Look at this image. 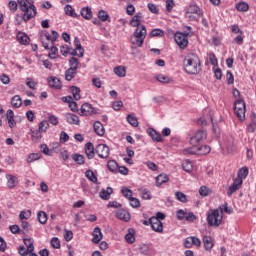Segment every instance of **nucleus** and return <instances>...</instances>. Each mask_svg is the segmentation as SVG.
<instances>
[{"label":"nucleus","mask_w":256,"mask_h":256,"mask_svg":"<svg viewBox=\"0 0 256 256\" xmlns=\"http://www.w3.org/2000/svg\"><path fill=\"white\" fill-rule=\"evenodd\" d=\"M57 39H59V33H57V31L55 30H52V35H49L48 32H44L40 36V41L44 49L46 50L50 49V53H49L50 59H55V56L53 55H57V53H59V49L54 45Z\"/></svg>","instance_id":"obj_1"},{"label":"nucleus","mask_w":256,"mask_h":256,"mask_svg":"<svg viewBox=\"0 0 256 256\" xmlns=\"http://www.w3.org/2000/svg\"><path fill=\"white\" fill-rule=\"evenodd\" d=\"M184 70L188 75H197L201 72V60L197 54L190 53L183 60Z\"/></svg>","instance_id":"obj_2"},{"label":"nucleus","mask_w":256,"mask_h":256,"mask_svg":"<svg viewBox=\"0 0 256 256\" xmlns=\"http://www.w3.org/2000/svg\"><path fill=\"white\" fill-rule=\"evenodd\" d=\"M18 3L21 7V11H23V21L27 23V21H31L35 15H37V8L35 6H29L25 0H18Z\"/></svg>","instance_id":"obj_3"},{"label":"nucleus","mask_w":256,"mask_h":256,"mask_svg":"<svg viewBox=\"0 0 256 256\" xmlns=\"http://www.w3.org/2000/svg\"><path fill=\"white\" fill-rule=\"evenodd\" d=\"M185 17L189 21H199L203 17V10L197 4H190L186 8Z\"/></svg>","instance_id":"obj_4"},{"label":"nucleus","mask_w":256,"mask_h":256,"mask_svg":"<svg viewBox=\"0 0 256 256\" xmlns=\"http://www.w3.org/2000/svg\"><path fill=\"white\" fill-rule=\"evenodd\" d=\"M223 222V214L219 209L211 210L207 215V223L210 227H219Z\"/></svg>","instance_id":"obj_5"},{"label":"nucleus","mask_w":256,"mask_h":256,"mask_svg":"<svg viewBox=\"0 0 256 256\" xmlns=\"http://www.w3.org/2000/svg\"><path fill=\"white\" fill-rule=\"evenodd\" d=\"M247 108L245 106V101L243 99L238 98L234 102V113L241 121H245V113Z\"/></svg>","instance_id":"obj_6"},{"label":"nucleus","mask_w":256,"mask_h":256,"mask_svg":"<svg viewBox=\"0 0 256 256\" xmlns=\"http://www.w3.org/2000/svg\"><path fill=\"white\" fill-rule=\"evenodd\" d=\"M189 32H176L174 35V41L181 49H187L189 45Z\"/></svg>","instance_id":"obj_7"},{"label":"nucleus","mask_w":256,"mask_h":256,"mask_svg":"<svg viewBox=\"0 0 256 256\" xmlns=\"http://www.w3.org/2000/svg\"><path fill=\"white\" fill-rule=\"evenodd\" d=\"M74 45L76 48H69L68 54L72 55L73 57H75V55L77 57H83L85 50L83 49V46H81V41L78 37L74 38Z\"/></svg>","instance_id":"obj_8"},{"label":"nucleus","mask_w":256,"mask_h":256,"mask_svg":"<svg viewBox=\"0 0 256 256\" xmlns=\"http://www.w3.org/2000/svg\"><path fill=\"white\" fill-rule=\"evenodd\" d=\"M99 113V109L93 107L90 103H84L81 106L80 115H86L89 117V115H97Z\"/></svg>","instance_id":"obj_9"},{"label":"nucleus","mask_w":256,"mask_h":256,"mask_svg":"<svg viewBox=\"0 0 256 256\" xmlns=\"http://www.w3.org/2000/svg\"><path fill=\"white\" fill-rule=\"evenodd\" d=\"M207 139V131L205 130H198L194 136L190 138V143L192 145H197V143H201Z\"/></svg>","instance_id":"obj_10"},{"label":"nucleus","mask_w":256,"mask_h":256,"mask_svg":"<svg viewBox=\"0 0 256 256\" xmlns=\"http://www.w3.org/2000/svg\"><path fill=\"white\" fill-rule=\"evenodd\" d=\"M95 152L100 159H107L109 157L110 149L106 144H98L96 146Z\"/></svg>","instance_id":"obj_11"},{"label":"nucleus","mask_w":256,"mask_h":256,"mask_svg":"<svg viewBox=\"0 0 256 256\" xmlns=\"http://www.w3.org/2000/svg\"><path fill=\"white\" fill-rule=\"evenodd\" d=\"M116 219H119L120 221H124V223H128V221H131V214L129 211L125 209H119L115 212Z\"/></svg>","instance_id":"obj_12"},{"label":"nucleus","mask_w":256,"mask_h":256,"mask_svg":"<svg viewBox=\"0 0 256 256\" xmlns=\"http://www.w3.org/2000/svg\"><path fill=\"white\" fill-rule=\"evenodd\" d=\"M241 185H243V180L235 178L232 185L229 186V188L227 190L228 197H231V195H233V193H237V191H239Z\"/></svg>","instance_id":"obj_13"},{"label":"nucleus","mask_w":256,"mask_h":256,"mask_svg":"<svg viewBox=\"0 0 256 256\" xmlns=\"http://www.w3.org/2000/svg\"><path fill=\"white\" fill-rule=\"evenodd\" d=\"M6 180L8 189H15L19 185V179L13 174H6Z\"/></svg>","instance_id":"obj_14"},{"label":"nucleus","mask_w":256,"mask_h":256,"mask_svg":"<svg viewBox=\"0 0 256 256\" xmlns=\"http://www.w3.org/2000/svg\"><path fill=\"white\" fill-rule=\"evenodd\" d=\"M150 225L156 233H163V222L157 218H150Z\"/></svg>","instance_id":"obj_15"},{"label":"nucleus","mask_w":256,"mask_h":256,"mask_svg":"<svg viewBox=\"0 0 256 256\" xmlns=\"http://www.w3.org/2000/svg\"><path fill=\"white\" fill-rule=\"evenodd\" d=\"M148 135L151 137L153 141H156V143H162L163 137L161 136V133L157 132L153 128H149L147 130Z\"/></svg>","instance_id":"obj_16"},{"label":"nucleus","mask_w":256,"mask_h":256,"mask_svg":"<svg viewBox=\"0 0 256 256\" xmlns=\"http://www.w3.org/2000/svg\"><path fill=\"white\" fill-rule=\"evenodd\" d=\"M133 35L145 41V38L147 37V28L145 26H136Z\"/></svg>","instance_id":"obj_17"},{"label":"nucleus","mask_w":256,"mask_h":256,"mask_svg":"<svg viewBox=\"0 0 256 256\" xmlns=\"http://www.w3.org/2000/svg\"><path fill=\"white\" fill-rule=\"evenodd\" d=\"M103 239V233L101 232V228L99 226L95 227L92 233V243H99Z\"/></svg>","instance_id":"obj_18"},{"label":"nucleus","mask_w":256,"mask_h":256,"mask_svg":"<svg viewBox=\"0 0 256 256\" xmlns=\"http://www.w3.org/2000/svg\"><path fill=\"white\" fill-rule=\"evenodd\" d=\"M48 85L52 89H61L63 87V85L61 84V80L54 76L48 78Z\"/></svg>","instance_id":"obj_19"},{"label":"nucleus","mask_w":256,"mask_h":256,"mask_svg":"<svg viewBox=\"0 0 256 256\" xmlns=\"http://www.w3.org/2000/svg\"><path fill=\"white\" fill-rule=\"evenodd\" d=\"M85 153L87 159H93V157H95V147L93 146V143L88 142L85 144Z\"/></svg>","instance_id":"obj_20"},{"label":"nucleus","mask_w":256,"mask_h":256,"mask_svg":"<svg viewBox=\"0 0 256 256\" xmlns=\"http://www.w3.org/2000/svg\"><path fill=\"white\" fill-rule=\"evenodd\" d=\"M143 19V13L138 12L130 21L132 27H142L141 20Z\"/></svg>","instance_id":"obj_21"},{"label":"nucleus","mask_w":256,"mask_h":256,"mask_svg":"<svg viewBox=\"0 0 256 256\" xmlns=\"http://www.w3.org/2000/svg\"><path fill=\"white\" fill-rule=\"evenodd\" d=\"M113 194V188L111 187H107V189H103L100 193H99V197L100 199H103L104 201H109V199H111V195Z\"/></svg>","instance_id":"obj_22"},{"label":"nucleus","mask_w":256,"mask_h":256,"mask_svg":"<svg viewBox=\"0 0 256 256\" xmlns=\"http://www.w3.org/2000/svg\"><path fill=\"white\" fill-rule=\"evenodd\" d=\"M65 118L67 123H69L70 125H79L80 123L79 116L75 114L67 113L65 115Z\"/></svg>","instance_id":"obj_23"},{"label":"nucleus","mask_w":256,"mask_h":256,"mask_svg":"<svg viewBox=\"0 0 256 256\" xmlns=\"http://www.w3.org/2000/svg\"><path fill=\"white\" fill-rule=\"evenodd\" d=\"M94 131L96 135H99V137H103V135H105V127L100 121H96L94 123Z\"/></svg>","instance_id":"obj_24"},{"label":"nucleus","mask_w":256,"mask_h":256,"mask_svg":"<svg viewBox=\"0 0 256 256\" xmlns=\"http://www.w3.org/2000/svg\"><path fill=\"white\" fill-rule=\"evenodd\" d=\"M211 147L209 145L196 146V155H209Z\"/></svg>","instance_id":"obj_25"},{"label":"nucleus","mask_w":256,"mask_h":256,"mask_svg":"<svg viewBox=\"0 0 256 256\" xmlns=\"http://www.w3.org/2000/svg\"><path fill=\"white\" fill-rule=\"evenodd\" d=\"M80 13L83 19H86L87 21L93 19V11H91V8L89 7L82 8Z\"/></svg>","instance_id":"obj_26"},{"label":"nucleus","mask_w":256,"mask_h":256,"mask_svg":"<svg viewBox=\"0 0 256 256\" xmlns=\"http://www.w3.org/2000/svg\"><path fill=\"white\" fill-rule=\"evenodd\" d=\"M24 245L30 251V256H37V254L33 253L35 251V246H33V241L29 238H25L24 240Z\"/></svg>","instance_id":"obj_27"},{"label":"nucleus","mask_w":256,"mask_h":256,"mask_svg":"<svg viewBox=\"0 0 256 256\" xmlns=\"http://www.w3.org/2000/svg\"><path fill=\"white\" fill-rule=\"evenodd\" d=\"M210 119H211V122H212V128H213L215 136L220 137L221 136V129L214 122L215 116H213V111H210Z\"/></svg>","instance_id":"obj_28"},{"label":"nucleus","mask_w":256,"mask_h":256,"mask_svg":"<svg viewBox=\"0 0 256 256\" xmlns=\"http://www.w3.org/2000/svg\"><path fill=\"white\" fill-rule=\"evenodd\" d=\"M125 240L130 245L135 243V229H133V228L128 229V233L125 235Z\"/></svg>","instance_id":"obj_29"},{"label":"nucleus","mask_w":256,"mask_h":256,"mask_svg":"<svg viewBox=\"0 0 256 256\" xmlns=\"http://www.w3.org/2000/svg\"><path fill=\"white\" fill-rule=\"evenodd\" d=\"M203 244L206 251H211L213 249V238L211 236H204Z\"/></svg>","instance_id":"obj_30"},{"label":"nucleus","mask_w":256,"mask_h":256,"mask_svg":"<svg viewBox=\"0 0 256 256\" xmlns=\"http://www.w3.org/2000/svg\"><path fill=\"white\" fill-rule=\"evenodd\" d=\"M70 91H71V93L73 95V99H75V101H79V99H81V88L80 87L71 86Z\"/></svg>","instance_id":"obj_31"},{"label":"nucleus","mask_w":256,"mask_h":256,"mask_svg":"<svg viewBox=\"0 0 256 256\" xmlns=\"http://www.w3.org/2000/svg\"><path fill=\"white\" fill-rule=\"evenodd\" d=\"M169 181V176L167 174H160L156 177V186L161 187L163 183H167Z\"/></svg>","instance_id":"obj_32"},{"label":"nucleus","mask_w":256,"mask_h":256,"mask_svg":"<svg viewBox=\"0 0 256 256\" xmlns=\"http://www.w3.org/2000/svg\"><path fill=\"white\" fill-rule=\"evenodd\" d=\"M130 41L135 47H143V43H145V40L138 38V36H135L134 34L130 37Z\"/></svg>","instance_id":"obj_33"},{"label":"nucleus","mask_w":256,"mask_h":256,"mask_svg":"<svg viewBox=\"0 0 256 256\" xmlns=\"http://www.w3.org/2000/svg\"><path fill=\"white\" fill-rule=\"evenodd\" d=\"M247 175H249V168L243 167L238 170V176L236 179H240V181H243V179H247Z\"/></svg>","instance_id":"obj_34"},{"label":"nucleus","mask_w":256,"mask_h":256,"mask_svg":"<svg viewBox=\"0 0 256 256\" xmlns=\"http://www.w3.org/2000/svg\"><path fill=\"white\" fill-rule=\"evenodd\" d=\"M17 40L21 45H29V36L25 33H18Z\"/></svg>","instance_id":"obj_35"},{"label":"nucleus","mask_w":256,"mask_h":256,"mask_svg":"<svg viewBox=\"0 0 256 256\" xmlns=\"http://www.w3.org/2000/svg\"><path fill=\"white\" fill-rule=\"evenodd\" d=\"M22 103L23 102L21 100V96H19V95H15L11 99V105H12V107H15V109H19V107H21Z\"/></svg>","instance_id":"obj_36"},{"label":"nucleus","mask_w":256,"mask_h":256,"mask_svg":"<svg viewBox=\"0 0 256 256\" xmlns=\"http://www.w3.org/2000/svg\"><path fill=\"white\" fill-rule=\"evenodd\" d=\"M72 159H73V161H75V163H77V165H85V156L84 155L75 153L72 155Z\"/></svg>","instance_id":"obj_37"},{"label":"nucleus","mask_w":256,"mask_h":256,"mask_svg":"<svg viewBox=\"0 0 256 256\" xmlns=\"http://www.w3.org/2000/svg\"><path fill=\"white\" fill-rule=\"evenodd\" d=\"M76 75H77V70H73L69 68L68 70L65 71L66 81H72L73 79H75Z\"/></svg>","instance_id":"obj_38"},{"label":"nucleus","mask_w":256,"mask_h":256,"mask_svg":"<svg viewBox=\"0 0 256 256\" xmlns=\"http://www.w3.org/2000/svg\"><path fill=\"white\" fill-rule=\"evenodd\" d=\"M64 11H65L66 15H69V17H74V18L79 17V15H77L75 13V9H73V6H71L69 4H67L64 7Z\"/></svg>","instance_id":"obj_39"},{"label":"nucleus","mask_w":256,"mask_h":256,"mask_svg":"<svg viewBox=\"0 0 256 256\" xmlns=\"http://www.w3.org/2000/svg\"><path fill=\"white\" fill-rule=\"evenodd\" d=\"M114 73L118 77H125V75H127V70L123 66H117L114 68Z\"/></svg>","instance_id":"obj_40"},{"label":"nucleus","mask_w":256,"mask_h":256,"mask_svg":"<svg viewBox=\"0 0 256 256\" xmlns=\"http://www.w3.org/2000/svg\"><path fill=\"white\" fill-rule=\"evenodd\" d=\"M32 134V141H41V139H43V132L38 130H32L31 131Z\"/></svg>","instance_id":"obj_41"},{"label":"nucleus","mask_w":256,"mask_h":256,"mask_svg":"<svg viewBox=\"0 0 256 256\" xmlns=\"http://www.w3.org/2000/svg\"><path fill=\"white\" fill-rule=\"evenodd\" d=\"M85 177H87V179L92 183H97V176L93 170H86Z\"/></svg>","instance_id":"obj_42"},{"label":"nucleus","mask_w":256,"mask_h":256,"mask_svg":"<svg viewBox=\"0 0 256 256\" xmlns=\"http://www.w3.org/2000/svg\"><path fill=\"white\" fill-rule=\"evenodd\" d=\"M98 19H100V21H103V23H105V21H111L109 13H107V11L105 10H100L98 12Z\"/></svg>","instance_id":"obj_43"},{"label":"nucleus","mask_w":256,"mask_h":256,"mask_svg":"<svg viewBox=\"0 0 256 256\" xmlns=\"http://www.w3.org/2000/svg\"><path fill=\"white\" fill-rule=\"evenodd\" d=\"M39 159H41V154L32 153L27 156L26 161L27 163H34V161H39Z\"/></svg>","instance_id":"obj_44"},{"label":"nucleus","mask_w":256,"mask_h":256,"mask_svg":"<svg viewBox=\"0 0 256 256\" xmlns=\"http://www.w3.org/2000/svg\"><path fill=\"white\" fill-rule=\"evenodd\" d=\"M127 122L132 126V127H139V120H137V117L129 114L127 116Z\"/></svg>","instance_id":"obj_45"},{"label":"nucleus","mask_w":256,"mask_h":256,"mask_svg":"<svg viewBox=\"0 0 256 256\" xmlns=\"http://www.w3.org/2000/svg\"><path fill=\"white\" fill-rule=\"evenodd\" d=\"M175 197L177 199V201H180V203H187V195H185V193L181 192V191H177L175 192Z\"/></svg>","instance_id":"obj_46"},{"label":"nucleus","mask_w":256,"mask_h":256,"mask_svg":"<svg viewBox=\"0 0 256 256\" xmlns=\"http://www.w3.org/2000/svg\"><path fill=\"white\" fill-rule=\"evenodd\" d=\"M220 214L223 216V213H227L228 215H231L233 213V208L229 207L227 203L223 204L219 207Z\"/></svg>","instance_id":"obj_47"},{"label":"nucleus","mask_w":256,"mask_h":256,"mask_svg":"<svg viewBox=\"0 0 256 256\" xmlns=\"http://www.w3.org/2000/svg\"><path fill=\"white\" fill-rule=\"evenodd\" d=\"M107 167L109 169V171H111L112 173L117 171V169H119V164H117V161L115 160H110L107 163Z\"/></svg>","instance_id":"obj_48"},{"label":"nucleus","mask_w":256,"mask_h":256,"mask_svg":"<svg viewBox=\"0 0 256 256\" xmlns=\"http://www.w3.org/2000/svg\"><path fill=\"white\" fill-rule=\"evenodd\" d=\"M37 219L41 225H45V223H47V213L43 211L38 212Z\"/></svg>","instance_id":"obj_49"},{"label":"nucleus","mask_w":256,"mask_h":256,"mask_svg":"<svg viewBox=\"0 0 256 256\" xmlns=\"http://www.w3.org/2000/svg\"><path fill=\"white\" fill-rule=\"evenodd\" d=\"M70 69L77 71L79 69V60L75 57L70 58L69 60Z\"/></svg>","instance_id":"obj_50"},{"label":"nucleus","mask_w":256,"mask_h":256,"mask_svg":"<svg viewBox=\"0 0 256 256\" xmlns=\"http://www.w3.org/2000/svg\"><path fill=\"white\" fill-rule=\"evenodd\" d=\"M183 155H197V145H193L190 148H185L183 150Z\"/></svg>","instance_id":"obj_51"},{"label":"nucleus","mask_w":256,"mask_h":256,"mask_svg":"<svg viewBox=\"0 0 256 256\" xmlns=\"http://www.w3.org/2000/svg\"><path fill=\"white\" fill-rule=\"evenodd\" d=\"M150 37H165V32L159 28H156L150 32Z\"/></svg>","instance_id":"obj_52"},{"label":"nucleus","mask_w":256,"mask_h":256,"mask_svg":"<svg viewBox=\"0 0 256 256\" xmlns=\"http://www.w3.org/2000/svg\"><path fill=\"white\" fill-rule=\"evenodd\" d=\"M155 79H157V81H159L160 83H171V78H169V76H165L163 74H158L155 76Z\"/></svg>","instance_id":"obj_53"},{"label":"nucleus","mask_w":256,"mask_h":256,"mask_svg":"<svg viewBox=\"0 0 256 256\" xmlns=\"http://www.w3.org/2000/svg\"><path fill=\"white\" fill-rule=\"evenodd\" d=\"M38 129L42 132V133H47V129H49V122L47 120H43L39 123L38 125Z\"/></svg>","instance_id":"obj_54"},{"label":"nucleus","mask_w":256,"mask_h":256,"mask_svg":"<svg viewBox=\"0 0 256 256\" xmlns=\"http://www.w3.org/2000/svg\"><path fill=\"white\" fill-rule=\"evenodd\" d=\"M209 63L212 64L214 67H219V60H217V56L215 53L211 52L209 55Z\"/></svg>","instance_id":"obj_55"},{"label":"nucleus","mask_w":256,"mask_h":256,"mask_svg":"<svg viewBox=\"0 0 256 256\" xmlns=\"http://www.w3.org/2000/svg\"><path fill=\"white\" fill-rule=\"evenodd\" d=\"M236 9L237 11H249V4L247 2H240L238 4H236Z\"/></svg>","instance_id":"obj_56"},{"label":"nucleus","mask_w":256,"mask_h":256,"mask_svg":"<svg viewBox=\"0 0 256 256\" xmlns=\"http://www.w3.org/2000/svg\"><path fill=\"white\" fill-rule=\"evenodd\" d=\"M199 194L201 195V197H207L211 195V189H209V187L207 186H201L199 189Z\"/></svg>","instance_id":"obj_57"},{"label":"nucleus","mask_w":256,"mask_h":256,"mask_svg":"<svg viewBox=\"0 0 256 256\" xmlns=\"http://www.w3.org/2000/svg\"><path fill=\"white\" fill-rule=\"evenodd\" d=\"M25 83L29 89H37L38 83L33 78H26Z\"/></svg>","instance_id":"obj_58"},{"label":"nucleus","mask_w":256,"mask_h":256,"mask_svg":"<svg viewBox=\"0 0 256 256\" xmlns=\"http://www.w3.org/2000/svg\"><path fill=\"white\" fill-rule=\"evenodd\" d=\"M18 253L21 256H27V255L31 256V251H29V248L25 246H19Z\"/></svg>","instance_id":"obj_59"},{"label":"nucleus","mask_w":256,"mask_h":256,"mask_svg":"<svg viewBox=\"0 0 256 256\" xmlns=\"http://www.w3.org/2000/svg\"><path fill=\"white\" fill-rule=\"evenodd\" d=\"M130 201V205L131 207H133V209H137L139 207H141V202L139 201V199L132 197L129 199Z\"/></svg>","instance_id":"obj_60"},{"label":"nucleus","mask_w":256,"mask_h":256,"mask_svg":"<svg viewBox=\"0 0 256 256\" xmlns=\"http://www.w3.org/2000/svg\"><path fill=\"white\" fill-rule=\"evenodd\" d=\"M121 193L129 200L133 197V192L129 188H122Z\"/></svg>","instance_id":"obj_61"},{"label":"nucleus","mask_w":256,"mask_h":256,"mask_svg":"<svg viewBox=\"0 0 256 256\" xmlns=\"http://www.w3.org/2000/svg\"><path fill=\"white\" fill-rule=\"evenodd\" d=\"M149 252H150V250H149L148 245L143 244L142 246L139 247L140 255L147 256V255H149Z\"/></svg>","instance_id":"obj_62"},{"label":"nucleus","mask_w":256,"mask_h":256,"mask_svg":"<svg viewBox=\"0 0 256 256\" xmlns=\"http://www.w3.org/2000/svg\"><path fill=\"white\" fill-rule=\"evenodd\" d=\"M166 3V10L171 13L173 11V7H175L174 0H163Z\"/></svg>","instance_id":"obj_63"},{"label":"nucleus","mask_w":256,"mask_h":256,"mask_svg":"<svg viewBox=\"0 0 256 256\" xmlns=\"http://www.w3.org/2000/svg\"><path fill=\"white\" fill-rule=\"evenodd\" d=\"M19 218L21 219V221H23V219H31V210L21 211L19 214Z\"/></svg>","instance_id":"obj_64"}]
</instances>
